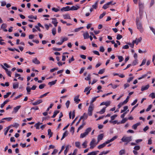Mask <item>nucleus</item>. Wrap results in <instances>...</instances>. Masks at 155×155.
<instances>
[{"instance_id": "f257e3e1", "label": "nucleus", "mask_w": 155, "mask_h": 155, "mask_svg": "<svg viewBox=\"0 0 155 155\" xmlns=\"http://www.w3.org/2000/svg\"><path fill=\"white\" fill-rule=\"evenodd\" d=\"M136 22L137 29L139 30L141 32H143V30L142 25L140 21L139 18H136Z\"/></svg>"}, {"instance_id": "f03ea898", "label": "nucleus", "mask_w": 155, "mask_h": 155, "mask_svg": "<svg viewBox=\"0 0 155 155\" xmlns=\"http://www.w3.org/2000/svg\"><path fill=\"white\" fill-rule=\"evenodd\" d=\"M132 136L125 137H123L121 139L123 142L129 143L132 140Z\"/></svg>"}, {"instance_id": "7ed1b4c3", "label": "nucleus", "mask_w": 155, "mask_h": 155, "mask_svg": "<svg viewBox=\"0 0 155 155\" xmlns=\"http://www.w3.org/2000/svg\"><path fill=\"white\" fill-rule=\"evenodd\" d=\"M94 108V107L93 104H90L88 110V114L89 116H91L92 115Z\"/></svg>"}, {"instance_id": "20e7f679", "label": "nucleus", "mask_w": 155, "mask_h": 155, "mask_svg": "<svg viewBox=\"0 0 155 155\" xmlns=\"http://www.w3.org/2000/svg\"><path fill=\"white\" fill-rule=\"evenodd\" d=\"M95 142V140L94 139H93L91 141L90 145V149H93L95 146V145L94 144V143Z\"/></svg>"}, {"instance_id": "39448f33", "label": "nucleus", "mask_w": 155, "mask_h": 155, "mask_svg": "<svg viewBox=\"0 0 155 155\" xmlns=\"http://www.w3.org/2000/svg\"><path fill=\"white\" fill-rule=\"evenodd\" d=\"M2 67L3 68L7 74L9 76L11 77V72L10 71H9L8 69L5 68L2 65H1Z\"/></svg>"}, {"instance_id": "423d86ee", "label": "nucleus", "mask_w": 155, "mask_h": 155, "mask_svg": "<svg viewBox=\"0 0 155 155\" xmlns=\"http://www.w3.org/2000/svg\"><path fill=\"white\" fill-rule=\"evenodd\" d=\"M142 40L141 37H140L138 39L136 38L135 40H134L133 41V43L136 44L137 45L138 43L140 42Z\"/></svg>"}, {"instance_id": "0eeeda50", "label": "nucleus", "mask_w": 155, "mask_h": 155, "mask_svg": "<svg viewBox=\"0 0 155 155\" xmlns=\"http://www.w3.org/2000/svg\"><path fill=\"white\" fill-rule=\"evenodd\" d=\"M43 102V101L41 99H39L37 100L35 102L32 103V104L34 105H37L39 104L42 103Z\"/></svg>"}, {"instance_id": "6e6552de", "label": "nucleus", "mask_w": 155, "mask_h": 155, "mask_svg": "<svg viewBox=\"0 0 155 155\" xmlns=\"http://www.w3.org/2000/svg\"><path fill=\"white\" fill-rule=\"evenodd\" d=\"M52 23L54 25L55 27H56L57 26V24L58 23L56 18H52Z\"/></svg>"}, {"instance_id": "1a4fd4ad", "label": "nucleus", "mask_w": 155, "mask_h": 155, "mask_svg": "<svg viewBox=\"0 0 155 155\" xmlns=\"http://www.w3.org/2000/svg\"><path fill=\"white\" fill-rule=\"evenodd\" d=\"M7 27V26L6 24L3 23L1 25V28L4 31L7 32L8 31L6 29Z\"/></svg>"}, {"instance_id": "9d476101", "label": "nucleus", "mask_w": 155, "mask_h": 155, "mask_svg": "<svg viewBox=\"0 0 155 155\" xmlns=\"http://www.w3.org/2000/svg\"><path fill=\"white\" fill-rule=\"evenodd\" d=\"M21 106L20 105L17 106L16 107H14L13 109V113H17L19 109L21 108Z\"/></svg>"}, {"instance_id": "9b49d317", "label": "nucleus", "mask_w": 155, "mask_h": 155, "mask_svg": "<svg viewBox=\"0 0 155 155\" xmlns=\"http://www.w3.org/2000/svg\"><path fill=\"white\" fill-rule=\"evenodd\" d=\"M70 10V7L69 6H67L66 7L62 8L61 9V11H67Z\"/></svg>"}, {"instance_id": "f8f14e48", "label": "nucleus", "mask_w": 155, "mask_h": 155, "mask_svg": "<svg viewBox=\"0 0 155 155\" xmlns=\"http://www.w3.org/2000/svg\"><path fill=\"white\" fill-rule=\"evenodd\" d=\"M149 86H150L149 84H147L145 86H142L141 87V90L142 91L146 90L149 88Z\"/></svg>"}, {"instance_id": "ddd939ff", "label": "nucleus", "mask_w": 155, "mask_h": 155, "mask_svg": "<svg viewBox=\"0 0 155 155\" xmlns=\"http://www.w3.org/2000/svg\"><path fill=\"white\" fill-rule=\"evenodd\" d=\"M140 125V122H138L136 124H134L132 126V128L134 130H136L137 127Z\"/></svg>"}, {"instance_id": "4468645a", "label": "nucleus", "mask_w": 155, "mask_h": 155, "mask_svg": "<svg viewBox=\"0 0 155 155\" xmlns=\"http://www.w3.org/2000/svg\"><path fill=\"white\" fill-rule=\"evenodd\" d=\"M32 61L34 63L38 64H40V61L38 60L37 58H35L32 60Z\"/></svg>"}, {"instance_id": "2eb2a0df", "label": "nucleus", "mask_w": 155, "mask_h": 155, "mask_svg": "<svg viewBox=\"0 0 155 155\" xmlns=\"http://www.w3.org/2000/svg\"><path fill=\"white\" fill-rule=\"evenodd\" d=\"M110 101H107L106 102H103L100 105H105L106 106H108L110 105Z\"/></svg>"}, {"instance_id": "dca6fc26", "label": "nucleus", "mask_w": 155, "mask_h": 155, "mask_svg": "<svg viewBox=\"0 0 155 155\" xmlns=\"http://www.w3.org/2000/svg\"><path fill=\"white\" fill-rule=\"evenodd\" d=\"M78 8H79L78 6H73L71 8H70V10H77Z\"/></svg>"}, {"instance_id": "f3484780", "label": "nucleus", "mask_w": 155, "mask_h": 155, "mask_svg": "<svg viewBox=\"0 0 155 155\" xmlns=\"http://www.w3.org/2000/svg\"><path fill=\"white\" fill-rule=\"evenodd\" d=\"M83 36L84 39H87L89 38V34L87 32L83 34Z\"/></svg>"}, {"instance_id": "a211bd4d", "label": "nucleus", "mask_w": 155, "mask_h": 155, "mask_svg": "<svg viewBox=\"0 0 155 155\" xmlns=\"http://www.w3.org/2000/svg\"><path fill=\"white\" fill-rule=\"evenodd\" d=\"M80 117H82V119H83V121H84V120L86 119L87 118V114L85 113H84L83 115Z\"/></svg>"}, {"instance_id": "6ab92c4d", "label": "nucleus", "mask_w": 155, "mask_h": 155, "mask_svg": "<svg viewBox=\"0 0 155 155\" xmlns=\"http://www.w3.org/2000/svg\"><path fill=\"white\" fill-rule=\"evenodd\" d=\"M79 96H77L74 98V101L77 104L79 103V102L80 101V100L79 99Z\"/></svg>"}, {"instance_id": "aec40b11", "label": "nucleus", "mask_w": 155, "mask_h": 155, "mask_svg": "<svg viewBox=\"0 0 155 155\" xmlns=\"http://www.w3.org/2000/svg\"><path fill=\"white\" fill-rule=\"evenodd\" d=\"M98 2V0L97 1L94 5H92V7L93 8L96 9L97 8V4Z\"/></svg>"}, {"instance_id": "412c9836", "label": "nucleus", "mask_w": 155, "mask_h": 155, "mask_svg": "<svg viewBox=\"0 0 155 155\" xmlns=\"http://www.w3.org/2000/svg\"><path fill=\"white\" fill-rule=\"evenodd\" d=\"M42 124V123H40L39 122L35 125L34 127H36V129H39L40 125Z\"/></svg>"}, {"instance_id": "4be33fe9", "label": "nucleus", "mask_w": 155, "mask_h": 155, "mask_svg": "<svg viewBox=\"0 0 155 155\" xmlns=\"http://www.w3.org/2000/svg\"><path fill=\"white\" fill-rule=\"evenodd\" d=\"M57 81V80H56L54 81H53L51 82H48V84L51 86L53 85L56 84Z\"/></svg>"}, {"instance_id": "5701e85b", "label": "nucleus", "mask_w": 155, "mask_h": 155, "mask_svg": "<svg viewBox=\"0 0 155 155\" xmlns=\"http://www.w3.org/2000/svg\"><path fill=\"white\" fill-rule=\"evenodd\" d=\"M59 111L58 110H55L54 112V114H53V115L51 117V118H54L57 115L58 113H59Z\"/></svg>"}, {"instance_id": "b1692460", "label": "nucleus", "mask_w": 155, "mask_h": 155, "mask_svg": "<svg viewBox=\"0 0 155 155\" xmlns=\"http://www.w3.org/2000/svg\"><path fill=\"white\" fill-rule=\"evenodd\" d=\"M9 101V100H5V101H4L3 103L1 104V107L2 108L4 105L6 104V103L8 102Z\"/></svg>"}, {"instance_id": "393cba45", "label": "nucleus", "mask_w": 155, "mask_h": 155, "mask_svg": "<svg viewBox=\"0 0 155 155\" xmlns=\"http://www.w3.org/2000/svg\"><path fill=\"white\" fill-rule=\"evenodd\" d=\"M19 86L18 83V82L15 83L13 84V88L16 89Z\"/></svg>"}, {"instance_id": "a878e982", "label": "nucleus", "mask_w": 155, "mask_h": 155, "mask_svg": "<svg viewBox=\"0 0 155 155\" xmlns=\"http://www.w3.org/2000/svg\"><path fill=\"white\" fill-rule=\"evenodd\" d=\"M48 134L49 136V138H50L52 136L53 133L51 132V130L50 129L48 130Z\"/></svg>"}, {"instance_id": "bb28decb", "label": "nucleus", "mask_w": 155, "mask_h": 155, "mask_svg": "<svg viewBox=\"0 0 155 155\" xmlns=\"http://www.w3.org/2000/svg\"><path fill=\"white\" fill-rule=\"evenodd\" d=\"M103 134H101L100 135H99L97 137V140L98 141H100L103 138Z\"/></svg>"}, {"instance_id": "cd10ccee", "label": "nucleus", "mask_w": 155, "mask_h": 155, "mask_svg": "<svg viewBox=\"0 0 155 155\" xmlns=\"http://www.w3.org/2000/svg\"><path fill=\"white\" fill-rule=\"evenodd\" d=\"M63 16L64 18L65 19H71L70 16L68 14L64 15H63Z\"/></svg>"}, {"instance_id": "c85d7f7f", "label": "nucleus", "mask_w": 155, "mask_h": 155, "mask_svg": "<svg viewBox=\"0 0 155 155\" xmlns=\"http://www.w3.org/2000/svg\"><path fill=\"white\" fill-rule=\"evenodd\" d=\"M68 135V131H66L63 134V135L62 138L61 139V140H62L63 139Z\"/></svg>"}, {"instance_id": "c756f323", "label": "nucleus", "mask_w": 155, "mask_h": 155, "mask_svg": "<svg viewBox=\"0 0 155 155\" xmlns=\"http://www.w3.org/2000/svg\"><path fill=\"white\" fill-rule=\"evenodd\" d=\"M106 108V107H104L98 113L100 114H102L104 113L105 111Z\"/></svg>"}, {"instance_id": "7c9ffc66", "label": "nucleus", "mask_w": 155, "mask_h": 155, "mask_svg": "<svg viewBox=\"0 0 155 155\" xmlns=\"http://www.w3.org/2000/svg\"><path fill=\"white\" fill-rule=\"evenodd\" d=\"M99 97V96L93 97L91 101L90 104H93V103L96 100L97 98Z\"/></svg>"}, {"instance_id": "2f4dec72", "label": "nucleus", "mask_w": 155, "mask_h": 155, "mask_svg": "<svg viewBox=\"0 0 155 155\" xmlns=\"http://www.w3.org/2000/svg\"><path fill=\"white\" fill-rule=\"evenodd\" d=\"M91 127H88L86 130L85 132V133L87 135L91 131Z\"/></svg>"}, {"instance_id": "473e14b6", "label": "nucleus", "mask_w": 155, "mask_h": 155, "mask_svg": "<svg viewBox=\"0 0 155 155\" xmlns=\"http://www.w3.org/2000/svg\"><path fill=\"white\" fill-rule=\"evenodd\" d=\"M105 145H106L105 144V143H102V144L99 145L97 147L98 149H101L102 148H103L105 146Z\"/></svg>"}, {"instance_id": "72a5a7b5", "label": "nucleus", "mask_w": 155, "mask_h": 155, "mask_svg": "<svg viewBox=\"0 0 155 155\" xmlns=\"http://www.w3.org/2000/svg\"><path fill=\"white\" fill-rule=\"evenodd\" d=\"M87 141L85 140L84 142L82 143V146H83L84 148H86L87 147Z\"/></svg>"}, {"instance_id": "f704fd0d", "label": "nucleus", "mask_w": 155, "mask_h": 155, "mask_svg": "<svg viewBox=\"0 0 155 155\" xmlns=\"http://www.w3.org/2000/svg\"><path fill=\"white\" fill-rule=\"evenodd\" d=\"M99 152V151H93L91 152H90L91 155H96L98 152Z\"/></svg>"}, {"instance_id": "c9c22d12", "label": "nucleus", "mask_w": 155, "mask_h": 155, "mask_svg": "<svg viewBox=\"0 0 155 155\" xmlns=\"http://www.w3.org/2000/svg\"><path fill=\"white\" fill-rule=\"evenodd\" d=\"M91 74H89L87 77L85 78V80L86 81H90L91 79Z\"/></svg>"}, {"instance_id": "e433bc0d", "label": "nucleus", "mask_w": 155, "mask_h": 155, "mask_svg": "<svg viewBox=\"0 0 155 155\" xmlns=\"http://www.w3.org/2000/svg\"><path fill=\"white\" fill-rule=\"evenodd\" d=\"M75 146L79 148H80V143L79 142H75Z\"/></svg>"}, {"instance_id": "4c0bfd02", "label": "nucleus", "mask_w": 155, "mask_h": 155, "mask_svg": "<svg viewBox=\"0 0 155 155\" xmlns=\"http://www.w3.org/2000/svg\"><path fill=\"white\" fill-rule=\"evenodd\" d=\"M11 94V92H9L7 93L4 96V98H7Z\"/></svg>"}, {"instance_id": "58836bf2", "label": "nucleus", "mask_w": 155, "mask_h": 155, "mask_svg": "<svg viewBox=\"0 0 155 155\" xmlns=\"http://www.w3.org/2000/svg\"><path fill=\"white\" fill-rule=\"evenodd\" d=\"M108 4L107 3L103 5V6L102 7V8L104 9H106L108 8Z\"/></svg>"}, {"instance_id": "ea45409f", "label": "nucleus", "mask_w": 155, "mask_h": 155, "mask_svg": "<svg viewBox=\"0 0 155 155\" xmlns=\"http://www.w3.org/2000/svg\"><path fill=\"white\" fill-rule=\"evenodd\" d=\"M125 153V150H122L119 152V155H122L124 154Z\"/></svg>"}, {"instance_id": "a19ab883", "label": "nucleus", "mask_w": 155, "mask_h": 155, "mask_svg": "<svg viewBox=\"0 0 155 155\" xmlns=\"http://www.w3.org/2000/svg\"><path fill=\"white\" fill-rule=\"evenodd\" d=\"M105 71V69H101L99 70V72H98V74H103Z\"/></svg>"}, {"instance_id": "79ce46f5", "label": "nucleus", "mask_w": 155, "mask_h": 155, "mask_svg": "<svg viewBox=\"0 0 155 155\" xmlns=\"http://www.w3.org/2000/svg\"><path fill=\"white\" fill-rule=\"evenodd\" d=\"M87 135L85 132H84V133H81L80 136V137L81 138H83L85 136Z\"/></svg>"}, {"instance_id": "37998d69", "label": "nucleus", "mask_w": 155, "mask_h": 155, "mask_svg": "<svg viewBox=\"0 0 155 155\" xmlns=\"http://www.w3.org/2000/svg\"><path fill=\"white\" fill-rule=\"evenodd\" d=\"M12 119V117H5L2 119V120H6L8 121H11Z\"/></svg>"}, {"instance_id": "c03bdc74", "label": "nucleus", "mask_w": 155, "mask_h": 155, "mask_svg": "<svg viewBox=\"0 0 155 155\" xmlns=\"http://www.w3.org/2000/svg\"><path fill=\"white\" fill-rule=\"evenodd\" d=\"M149 96L152 98H155V94L154 93H152L149 94Z\"/></svg>"}, {"instance_id": "a18cd8bd", "label": "nucleus", "mask_w": 155, "mask_h": 155, "mask_svg": "<svg viewBox=\"0 0 155 155\" xmlns=\"http://www.w3.org/2000/svg\"><path fill=\"white\" fill-rule=\"evenodd\" d=\"M134 150H138L140 149V146L138 145L134 147Z\"/></svg>"}, {"instance_id": "49530a36", "label": "nucleus", "mask_w": 155, "mask_h": 155, "mask_svg": "<svg viewBox=\"0 0 155 155\" xmlns=\"http://www.w3.org/2000/svg\"><path fill=\"white\" fill-rule=\"evenodd\" d=\"M137 60L135 59L134 61L132 62V65L133 66H135L136 65L137 63Z\"/></svg>"}, {"instance_id": "de8ad7c7", "label": "nucleus", "mask_w": 155, "mask_h": 155, "mask_svg": "<svg viewBox=\"0 0 155 155\" xmlns=\"http://www.w3.org/2000/svg\"><path fill=\"white\" fill-rule=\"evenodd\" d=\"M70 104V102L68 100L66 102V103L65 104H66V108H68L69 107Z\"/></svg>"}, {"instance_id": "09e8293b", "label": "nucleus", "mask_w": 155, "mask_h": 155, "mask_svg": "<svg viewBox=\"0 0 155 155\" xmlns=\"http://www.w3.org/2000/svg\"><path fill=\"white\" fill-rule=\"evenodd\" d=\"M68 150V146H66V147L65 150H64V153L65 155H66L67 154V152Z\"/></svg>"}, {"instance_id": "8fccbe9b", "label": "nucleus", "mask_w": 155, "mask_h": 155, "mask_svg": "<svg viewBox=\"0 0 155 155\" xmlns=\"http://www.w3.org/2000/svg\"><path fill=\"white\" fill-rule=\"evenodd\" d=\"M52 33L53 35H55L56 33V29L55 28H53L52 29Z\"/></svg>"}, {"instance_id": "3c124183", "label": "nucleus", "mask_w": 155, "mask_h": 155, "mask_svg": "<svg viewBox=\"0 0 155 155\" xmlns=\"http://www.w3.org/2000/svg\"><path fill=\"white\" fill-rule=\"evenodd\" d=\"M139 9H140V10H142L143 9V4H142V3H140L139 2Z\"/></svg>"}, {"instance_id": "603ef678", "label": "nucleus", "mask_w": 155, "mask_h": 155, "mask_svg": "<svg viewBox=\"0 0 155 155\" xmlns=\"http://www.w3.org/2000/svg\"><path fill=\"white\" fill-rule=\"evenodd\" d=\"M45 86V84H42L39 85V88L40 89H42Z\"/></svg>"}, {"instance_id": "864d4df0", "label": "nucleus", "mask_w": 155, "mask_h": 155, "mask_svg": "<svg viewBox=\"0 0 155 155\" xmlns=\"http://www.w3.org/2000/svg\"><path fill=\"white\" fill-rule=\"evenodd\" d=\"M122 38V35H120L118 34L117 35V37H116V39L117 40H120Z\"/></svg>"}, {"instance_id": "5fc2aeb1", "label": "nucleus", "mask_w": 155, "mask_h": 155, "mask_svg": "<svg viewBox=\"0 0 155 155\" xmlns=\"http://www.w3.org/2000/svg\"><path fill=\"white\" fill-rule=\"evenodd\" d=\"M118 58L119 59V62H121L123 60V58L122 56H118Z\"/></svg>"}, {"instance_id": "6e6d98bb", "label": "nucleus", "mask_w": 155, "mask_h": 155, "mask_svg": "<svg viewBox=\"0 0 155 155\" xmlns=\"http://www.w3.org/2000/svg\"><path fill=\"white\" fill-rule=\"evenodd\" d=\"M146 60L145 59H143L141 64L140 65V66H141L142 65L145 64L146 63Z\"/></svg>"}, {"instance_id": "4d7b16f0", "label": "nucleus", "mask_w": 155, "mask_h": 155, "mask_svg": "<svg viewBox=\"0 0 155 155\" xmlns=\"http://www.w3.org/2000/svg\"><path fill=\"white\" fill-rule=\"evenodd\" d=\"M104 50H105V49H104V48L103 46H101L100 47V50H99V51H100L101 52H104Z\"/></svg>"}, {"instance_id": "13d9d810", "label": "nucleus", "mask_w": 155, "mask_h": 155, "mask_svg": "<svg viewBox=\"0 0 155 155\" xmlns=\"http://www.w3.org/2000/svg\"><path fill=\"white\" fill-rule=\"evenodd\" d=\"M62 48H53V50L54 51H60L62 50Z\"/></svg>"}, {"instance_id": "bf43d9fd", "label": "nucleus", "mask_w": 155, "mask_h": 155, "mask_svg": "<svg viewBox=\"0 0 155 155\" xmlns=\"http://www.w3.org/2000/svg\"><path fill=\"white\" fill-rule=\"evenodd\" d=\"M106 12H104L102 14H101L99 17V18L100 19H101L105 15H106Z\"/></svg>"}, {"instance_id": "052dcab7", "label": "nucleus", "mask_w": 155, "mask_h": 155, "mask_svg": "<svg viewBox=\"0 0 155 155\" xmlns=\"http://www.w3.org/2000/svg\"><path fill=\"white\" fill-rule=\"evenodd\" d=\"M19 125L18 124L16 123H15L12 125V126L16 128H17Z\"/></svg>"}, {"instance_id": "680f3d73", "label": "nucleus", "mask_w": 155, "mask_h": 155, "mask_svg": "<svg viewBox=\"0 0 155 155\" xmlns=\"http://www.w3.org/2000/svg\"><path fill=\"white\" fill-rule=\"evenodd\" d=\"M52 10L55 12H58L59 11V9L57 8H56L54 7L52 9Z\"/></svg>"}, {"instance_id": "e2e57ef3", "label": "nucleus", "mask_w": 155, "mask_h": 155, "mask_svg": "<svg viewBox=\"0 0 155 155\" xmlns=\"http://www.w3.org/2000/svg\"><path fill=\"white\" fill-rule=\"evenodd\" d=\"M117 116V115H114L111 116L110 117L111 120H114Z\"/></svg>"}, {"instance_id": "0e129e2a", "label": "nucleus", "mask_w": 155, "mask_h": 155, "mask_svg": "<svg viewBox=\"0 0 155 155\" xmlns=\"http://www.w3.org/2000/svg\"><path fill=\"white\" fill-rule=\"evenodd\" d=\"M90 87H86L85 88V89L84 91V92H85L87 91H88L89 90H90Z\"/></svg>"}, {"instance_id": "69168bd1", "label": "nucleus", "mask_w": 155, "mask_h": 155, "mask_svg": "<svg viewBox=\"0 0 155 155\" xmlns=\"http://www.w3.org/2000/svg\"><path fill=\"white\" fill-rule=\"evenodd\" d=\"M127 120V119L126 118H124V119L121 121L120 123L121 124L124 123Z\"/></svg>"}, {"instance_id": "338daca9", "label": "nucleus", "mask_w": 155, "mask_h": 155, "mask_svg": "<svg viewBox=\"0 0 155 155\" xmlns=\"http://www.w3.org/2000/svg\"><path fill=\"white\" fill-rule=\"evenodd\" d=\"M154 3V0H151V2L150 4V7H151L152 6Z\"/></svg>"}, {"instance_id": "774afa93", "label": "nucleus", "mask_w": 155, "mask_h": 155, "mask_svg": "<svg viewBox=\"0 0 155 155\" xmlns=\"http://www.w3.org/2000/svg\"><path fill=\"white\" fill-rule=\"evenodd\" d=\"M152 107V105H149L148 108L147 109L146 111H149L151 109V107Z\"/></svg>"}]
</instances>
